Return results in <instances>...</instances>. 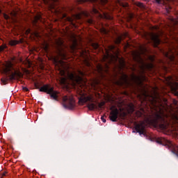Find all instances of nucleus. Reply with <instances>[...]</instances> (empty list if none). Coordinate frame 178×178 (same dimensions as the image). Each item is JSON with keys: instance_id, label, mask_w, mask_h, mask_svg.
Instances as JSON below:
<instances>
[{"instance_id": "nucleus-19", "label": "nucleus", "mask_w": 178, "mask_h": 178, "mask_svg": "<svg viewBox=\"0 0 178 178\" xmlns=\"http://www.w3.org/2000/svg\"><path fill=\"white\" fill-rule=\"evenodd\" d=\"M9 44L11 46H15V45H17V44H19V42L17 41H16V40H10L9 42Z\"/></svg>"}, {"instance_id": "nucleus-36", "label": "nucleus", "mask_w": 178, "mask_h": 178, "mask_svg": "<svg viewBox=\"0 0 178 178\" xmlns=\"http://www.w3.org/2000/svg\"><path fill=\"white\" fill-rule=\"evenodd\" d=\"M109 49H110L111 51H113V49H115V47H114V46H111V47H109Z\"/></svg>"}, {"instance_id": "nucleus-40", "label": "nucleus", "mask_w": 178, "mask_h": 178, "mask_svg": "<svg viewBox=\"0 0 178 178\" xmlns=\"http://www.w3.org/2000/svg\"><path fill=\"white\" fill-rule=\"evenodd\" d=\"M44 49H45V51H47V49H48V44H45Z\"/></svg>"}, {"instance_id": "nucleus-34", "label": "nucleus", "mask_w": 178, "mask_h": 178, "mask_svg": "<svg viewBox=\"0 0 178 178\" xmlns=\"http://www.w3.org/2000/svg\"><path fill=\"white\" fill-rule=\"evenodd\" d=\"M99 11L97 8H93V13H99Z\"/></svg>"}, {"instance_id": "nucleus-39", "label": "nucleus", "mask_w": 178, "mask_h": 178, "mask_svg": "<svg viewBox=\"0 0 178 178\" xmlns=\"http://www.w3.org/2000/svg\"><path fill=\"white\" fill-rule=\"evenodd\" d=\"M173 104H175V106H177V101L174 100V101H173Z\"/></svg>"}, {"instance_id": "nucleus-45", "label": "nucleus", "mask_w": 178, "mask_h": 178, "mask_svg": "<svg viewBox=\"0 0 178 178\" xmlns=\"http://www.w3.org/2000/svg\"><path fill=\"white\" fill-rule=\"evenodd\" d=\"M86 65H87V66H90V63H88V61H87Z\"/></svg>"}, {"instance_id": "nucleus-11", "label": "nucleus", "mask_w": 178, "mask_h": 178, "mask_svg": "<svg viewBox=\"0 0 178 178\" xmlns=\"http://www.w3.org/2000/svg\"><path fill=\"white\" fill-rule=\"evenodd\" d=\"M168 147L169 148V149L171 150L172 154L178 156V146H175L173 145V143H170L169 145H168Z\"/></svg>"}, {"instance_id": "nucleus-10", "label": "nucleus", "mask_w": 178, "mask_h": 178, "mask_svg": "<svg viewBox=\"0 0 178 178\" xmlns=\"http://www.w3.org/2000/svg\"><path fill=\"white\" fill-rule=\"evenodd\" d=\"M135 127L137 133H139L140 134H144V131L145 130L144 122H141L140 124H136Z\"/></svg>"}, {"instance_id": "nucleus-6", "label": "nucleus", "mask_w": 178, "mask_h": 178, "mask_svg": "<svg viewBox=\"0 0 178 178\" xmlns=\"http://www.w3.org/2000/svg\"><path fill=\"white\" fill-rule=\"evenodd\" d=\"M132 80L134 81V83H136V84H137L140 87H143V82L145 81V77L143 75H134L132 76Z\"/></svg>"}, {"instance_id": "nucleus-32", "label": "nucleus", "mask_w": 178, "mask_h": 178, "mask_svg": "<svg viewBox=\"0 0 178 178\" xmlns=\"http://www.w3.org/2000/svg\"><path fill=\"white\" fill-rule=\"evenodd\" d=\"M106 19H112V17L109 16V15H104Z\"/></svg>"}, {"instance_id": "nucleus-15", "label": "nucleus", "mask_w": 178, "mask_h": 178, "mask_svg": "<svg viewBox=\"0 0 178 178\" xmlns=\"http://www.w3.org/2000/svg\"><path fill=\"white\" fill-rule=\"evenodd\" d=\"M113 58H114L113 55L110 54L109 53H107V55L104 56V59H111V60H112Z\"/></svg>"}, {"instance_id": "nucleus-28", "label": "nucleus", "mask_w": 178, "mask_h": 178, "mask_svg": "<svg viewBox=\"0 0 178 178\" xmlns=\"http://www.w3.org/2000/svg\"><path fill=\"white\" fill-rule=\"evenodd\" d=\"M130 112L131 113H133V112H134V106H130Z\"/></svg>"}, {"instance_id": "nucleus-44", "label": "nucleus", "mask_w": 178, "mask_h": 178, "mask_svg": "<svg viewBox=\"0 0 178 178\" xmlns=\"http://www.w3.org/2000/svg\"><path fill=\"white\" fill-rule=\"evenodd\" d=\"M76 19H81V17H80V15H76Z\"/></svg>"}, {"instance_id": "nucleus-13", "label": "nucleus", "mask_w": 178, "mask_h": 178, "mask_svg": "<svg viewBox=\"0 0 178 178\" xmlns=\"http://www.w3.org/2000/svg\"><path fill=\"white\" fill-rule=\"evenodd\" d=\"M144 113H145V111H144L143 108H140V111H136V116H137L138 118H141V116H142L143 115H144Z\"/></svg>"}, {"instance_id": "nucleus-12", "label": "nucleus", "mask_w": 178, "mask_h": 178, "mask_svg": "<svg viewBox=\"0 0 178 178\" xmlns=\"http://www.w3.org/2000/svg\"><path fill=\"white\" fill-rule=\"evenodd\" d=\"M164 55H165V58H168L172 62H173V60H175V53H173L172 51L165 52V53H164Z\"/></svg>"}, {"instance_id": "nucleus-42", "label": "nucleus", "mask_w": 178, "mask_h": 178, "mask_svg": "<svg viewBox=\"0 0 178 178\" xmlns=\"http://www.w3.org/2000/svg\"><path fill=\"white\" fill-rule=\"evenodd\" d=\"M124 81H127V76L124 75Z\"/></svg>"}, {"instance_id": "nucleus-2", "label": "nucleus", "mask_w": 178, "mask_h": 178, "mask_svg": "<svg viewBox=\"0 0 178 178\" xmlns=\"http://www.w3.org/2000/svg\"><path fill=\"white\" fill-rule=\"evenodd\" d=\"M150 102L154 108V111L149 116L148 120H149L151 123H153V124H155V126L161 129V130H166V129H168V123L165 121L162 111L161 110V108H159V106L162 105V99L158 96L152 97Z\"/></svg>"}, {"instance_id": "nucleus-31", "label": "nucleus", "mask_w": 178, "mask_h": 178, "mask_svg": "<svg viewBox=\"0 0 178 178\" xmlns=\"http://www.w3.org/2000/svg\"><path fill=\"white\" fill-rule=\"evenodd\" d=\"M138 6H139V8H144V4H143L142 3H138Z\"/></svg>"}, {"instance_id": "nucleus-23", "label": "nucleus", "mask_w": 178, "mask_h": 178, "mask_svg": "<svg viewBox=\"0 0 178 178\" xmlns=\"http://www.w3.org/2000/svg\"><path fill=\"white\" fill-rule=\"evenodd\" d=\"M58 47H62L63 45V42L62 40H58L56 42Z\"/></svg>"}, {"instance_id": "nucleus-37", "label": "nucleus", "mask_w": 178, "mask_h": 178, "mask_svg": "<svg viewBox=\"0 0 178 178\" xmlns=\"http://www.w3.org/2000/svg\"><path fill=\"white\" fill-rule=\"evenodd\" d=\"M157 3H161L162 0H155Z\"/></svg>"}, {"instance_id": "nucleus-4", "label": "nucleus", "mask_w": 178, "mask_h": 178, "mask_svg": "<svg viewBox=\"0 0 178 178\" xmlns=\"http://www.w3.org/2000/svg\"><path fill=\"white\" fill-rule=\"evenodd\" d=\"M39 91L47 92L49 94L51 98L55 99V101L58 100V92L54 90V88H50L49 85H44L39 89Z\"/></svg>"}, {"instance_id": "nucleus-49", "label": "nucleus", "mask_w": 178, "mask_h": 178, "mask_svg": "<svg viewBox=\"0 0 178 178\" xmlns=\"http://www.w3.org/2000/svg\"><path fill=\"white\" fill-rule=\"evenodd\" d=\"M61 65H63V63H61Z\"/></svg>"}, {"instance_id": "nucleus-21", "label": "nucleus", "mask_w": 178, "mask_h": 178, "mask_svg": "<svg viewBox=\"0 0 178 178\" xmlns=\"http://www.w3.org/2000/svg\"><path fill=\"white\" fill-rule=\"evenodd\" d=\"M92 47L95 49H98V48H99V44H98V43H92Z\"/></svg>"}, {"instance_id": "nucleus-17", "label": "nucleus", "mask_w": 178, "mask_h": 178, "mask_svg": "<svg viewBox=\"0 0 178 178\" xmlns=\"http://www.w3.org/2000/svg\"><path fill=\"white\" fill-rule=\"evenodd\" d=\"M122 40H123V36H118L115 40V43L120 44V42H122Z\"/></svg>"}, {"instance_id": "nucleus-14", "label": "nucleus", "mask_w": 178, "mask_h": 178, "mask_svg": "<svg viewBox=\"0 0 178 178\" xmlns=\"http://www.w3.org/2000/svg\"><path fill=\"white\" fill-rule=\"evenodd\" d=\"M177 89H178L177 83H175L174 85H171V90H172V91L177 92Z\"/></svg>"}, {"instance_id": "nucleus-25", "label": "nucleus", "mask_w": 178, "mask_h": 178, "mask_svg": "<svg viewBox=\"0 0 178 178\" xmlns=\"http://www.w3.org/2000/svg\"><path fill=\"white\" fill-rule=\"evenodd\" d=\"M1 83H3V84H6V83H8V79H2Z\"/></svg>"}, {"instance_id": "nucleus-29", "label": "nucleus", "mask_w": 178, "mask_h": 178, "mask_svg": "<svg viewBox=\"0 0 178 178\" xmlns=\"http://www.w3.org/2000/svg\"><path fill=\"white\" fill-rule=\"evenodd\" d=\"M105 116H102L101 119L103 123H106V120L105 119Z\"/></svg>"}, {"instance_id": "nucleus-38", "label": "nucleus", "mask_w": 178, "mask_h": 178, "mask_svg": "<svg viewBox=\"0 0 178 178\" xmlns=\"http://www.w3.org/2000/svg\"><path fill=\"white\" fill-rule=\"evenodd\" d=\"M7 172H1V176L5 177Z\"/></svg>"}, {"instance_id": "nucleus-24", "label": "nucleus", "mask_w": 178, "mask_h": 178, "mask_svg": "<svg viewBox=\"0 0 178 178\" xmlns=\"http://www.w3.org/2000/svg\"><path fill=\"white\" fill-rule=\"evenodd\" d=\"M104 105H105V102H102L98 104V106H99V108H102V106H104Z\"/></svg>"}, {"instance_id": "nucleus-48", "label": "nucleus", "mask_w": 178, "mask_h": 178, "mask_svg": "<svg viewBox=\"0 0 178 178\" xmlns=\"http://www.w3.org/2000/svg\"><path fill=\"white\" fill-rule=\"evenodd\" d=\"M155 30H156V29H158L157 27H154Z\"/></svg>"}, {"instance_id": "nucleus-35", "label": "nucleus", "mask_w": 178, "mask_h": 178, "mask_svg": "<svg viewBox=\"0 0 178 178\" xmlns=\"http://www.w3.org/2000/svg\"><path fill=\"white\" fill-rule=\"evenodd\" d=\"M88 23H89V24H92V19H88Z\"/></svg>"}, {"instance_id": "nucleus-3", "label": "nucleus", "mask_w": 178, "mask_h": 178, "mask_svg": "<svg viewBox=\"0 0 178 178\" xmlns=\"http://www.w3.org/2000/svg\"><path fill=\"white\" fill-rule=\"evenodd\" d=\"M12 69H13V64L10 62H8L6 65V68L4 69V72L8 76L10 80H17L21 77H23V74L18 71L12 72Z\"/></svg>"}, {"instance_id": "nucleus-47", "label": "nucleus", "mask_w": 178, "mask_h": 178, "mask_svg": "<svg viewBox=\"0 0 178 178\" xmlns=\"http://www.w3.org/2000/svg\"><path fill=\"white\" fill-rule=\"evenodd\" d=\"M121 66H122V67L124 66V63L122 62L121 64Z\"/></svg>"}, {"instance_id": "nucleus-30", "label": "nucleus", "mask_w": 178, "mask_h": 178, "mask_svg": "<svg viewBox=\"0 0 178 178\" xmlns=\"http://www.w3.org/2000/svg\"><path fill=\"white\" fill-rule=\"evenodd\" d=\"M101 3L102 5H105V3H108V0H101Z\"/></svg>"}, {"instance_id": "nucleus-46", "label": "nucleus", "mask_w": 178, "mask_h": 178, "mask_svg": "<svg viewBox=\"0 0 178 178\" xmlns=\"http://www.w3.org/2000/svg\"><path fill=\"white\" fill-rule=\"evenodd\" d=\"M26 33L29 34V33H30V29H28L27 31H26Z\"/></svg>"}, {"instance_id": "nucleus-5", "label": "nucleus", "mask_w": 178, "mask_h": 178, "mask_svg": "<svg viewBox=\"0 0 178 178\" xmlns=\"http://www.w3.org/2000/svg\"><path fill=\"white\" fill-rule=\"evenodd\" d=\"M63 105L64 108L67 109H73L74 108V99H73V97H67L64 96L63 98Z\"/></svg>"}, {"instance_id": "nucleus-41", "label": "nucleus", "mask_w": 178, "mask_h": 178, "mask_svg": "<svg viewBox=\"0 0 178 178\" xmlns=\"http://www.w3.org/2000/svg\"><path fill=\"white\" fill-rule=\"evenodd\" d=\"M23 90H24V91H29V88H26V87L23 88Z\"/></svg>"}, {"instance_id": "nucleus-16", "label": "nucleus", "mask_w": 178, "mask_h": 178, "mask_svg": "<svg viewBox=\"0 0 178 178\" xmlns=\"http://www.w3.org/2000/svg\"><path fill=\"white\" fill-rule=\"evenodd\" d=\"M118 4L120 5V6H122V8H127V6H129V4L127 3H123L122 1H119Z\"/></svg>"}, {"instance_id": "nucleus-22", "label": "nucleus", "mask_w": 178, "mask_h": 178, "mask_svg": "<svg viewBox=\"0 0 178 178\" xmlns=\"http://www.w3.org/2000/svg\"><path fill=\"white\" fill-rule=\"evenodd\" d=\"M102 33L103 34H108V33H109V31L103 28V29H102Z\"/></svg>"}, {"instance_id": "nucleus-8", "label": "nucleus", "mask_w": 178, "mask_h": 178, "mask_svg": "<svg viewBox=\"0 0 178 178\" xmlns=\"http://www.w3.org/2000/svg\"><path fill=\"white\" fill-rule=\"evenodd\" d=\"M140 69L142 70V73H145V70H151V69H154V65L152 63H142Z\"/></svg>"}, {"instance_id": "nucleus-43", "label": "nucleus", "mask_w": 178, "mask_h": 178, "mask_svg": "<svg viewBox=\"0 0 178 178\" xmlns=\"http://www.w3.org/2000/svg\"><path fill=\"white\" fill-rule=\"evenodd\" d=\"M12 16H16V13H11Z\"/></svg>"}, {"instance_id": "nucleus-26", "label": "nucleus", "mask_w": 178, "mask_h": 178, "mask_svg": "<svg viewBox=\"0 0 178 178\" xmlns=\"http://www.w3.org/2000/svg\"><path fill=\"white\" fill-rule=\"evenodd\" d=\"M35 22L38 21V20H41V15H38L35 17Z\"/></svg>"}, {"instance_id": "nucleus-20", "label": "nucleus", "mask_w": 178, "mask_h": 178, "mask_svg": "<svg viewBox=\"0 0 178 178\" xmlns=\"http://www.w3.org/2000/svg\"><path fill=\"white\" fill-rule=\"evenodd\" d=\"M97 70L100 74H102V71L104 70V67L102 65H97Z\"/></svg>"}, {"instance_id": "nucleus-7", "label": "nucleus", "mask_w": 178, "mask_h": 178, "mask_svg": "<svg viewBox=\"0 0 178 178\" xmlns=\"http://www.w3.org/2000/svg\"><path fill=\"white\" fill-rule=\"evenodd\" d=\"M150 38L154 44V47H158L161 44V40H159V35L156 33H151Z\"/></svg>"}, {"instance_id": "nucleus-1", "label": "nucleus", "mask_w": 178, "mask_h": 178, "mask_svg": "<svg viewBox=\"0 0 178 178\" xmlns=\"http://www.w3.org/2000/svg\"><path fill=\"white\" fill-rule=\"evenodd\" d=\"M59 72L60 74L64 76L60 79L61 84H66V80H67V79L71 80L73 84H78L79 88L76 90V94L81 104H86V102H88V108L90 111H94V109H97L98 108V106L94 104L95 101H94L92 95H88L87 92H86V88L87 86L86 83H84V81H83V78L80 76H84L83 71H78V74L70 72L63 65L62 68H59Z\"/></svg>"}, {"instance_id": "nucleus-9", "label": "nucleus", "mask_w": 178, "mask_h": 178, "mask_svg": "<svg viewBox=\"0 0 178 178\" xmlns=\"http://www.w3.org/2000/svg\"><path fill=\"white\" fill-rule=\"evenodd\" d=\"M118 115H119V110H118V108H114L111 112L110 120L112 122H116V119H118Z\"/></svg>"}, {"instance_id": "nucleus-33", "label": "nucleus", "mask_w": 178, "mask_h": 178, "mask_svg": "<svg viewBox=\"0 0 178 178\" xmlns=\"http://www.w3.org/2000/svg\"><path fill=\"white\" fill-rule=\"evenodd\" d=\"M4 19H6V20H8V19H9V15L4 14L3 15Z\"/></svg>"}, {"instance_id": "nucleus-18", "label": "nucleus", "mask_w": 178, "mask_h": 178, "mask_svg": "<svg viewBox=\"0 0 178 178\" xmlns=\"http://www.w3.org/2000/svg\"><path fill=\"white\" fill-rule=\"evenodd\" d=\"M145 52H147V49L145 47H140V51H139V54H144Z\"/></svg>"}, {"instance_id": "nucleus-27", "label": "nucleus", "mask_w": 178, "mask_h": 178, "mask_svg": "<svg viewBox=\"0 0 178 178\" xmlns=\"http://www.w3.org/2000/svg\"><path fill=\"white\" fill-rule=\"evenodd\" d=\"M5 48H6V45H1L0 46V52H2V51L3 49H5Z\"/></svg>"}, {"instance_id": "nucleus-50", "label": "nucleus", "mask_w": 178, "mask_h": 178, "mask_svg": "<svg viewBox=\"0 0 178 178\" xmlns=\"http://www.w3.org/2000/svg\"><path fill=\"white\" fill-rule=\"evenodd\" d=\"M0 13H1V10H0Z\"/></svg>"}]
</instances>
